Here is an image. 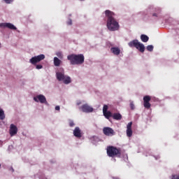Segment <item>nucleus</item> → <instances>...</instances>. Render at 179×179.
<instances>
[{
	"instance_id": "1a4fd4ad",
	"label": "nucleus",
	"mask_w": 179,
	"mask_h": 179,
	"mask_svg": "<svg viewBox=\"0 0 179 179\" xmlns=\"http://www.w3.org/2000/svg\"><path fill=\"white\" fill-rule=\"evenodd\" d=\"M0 27L1 29H10V30H16V27L12 23L9 22H2L0 23Z\"/></svg>"
},
{
	"instance_id": "5701e85b",
	"label": "nucleus",
	"mask_w": 179,
	"mask_h": 179,
	"mask_svg": "<svg viewBox=\"0 0 179 179\" xmlns=\"http://www.w3.org/2000/svg\"><path fill=\"white\" fill-rule=\"evenodd\" d=\"M0 120H5V112L2 109H0Z\"/></svg>"
},
{
	"instance_id": "423d86ee",
	"label": "nucleus",
	"mask_w": 179,
	"mask_h": 179,
	"mask_svg": "<svg viewBox=\"0 0 179 179\" xmlns=\"http://www.w3.org/2000/svg\"><path fill=\"white\" fill-rule=\"evenodd\" d=\"M44 58H45V56L44 55H40L32 57L31 59H30L29 62H31V64H32V65H36V64L40 62V61H43Z\"/></svg>"
},
{
	"instance_id": "cd10ccee",
	"label": "nucleus",
	"mask_w": 179,
	"mask_h": 179,
	"mask_svg": "<svg viewBox=\"0 0 179 179\" xmlns=\"http://www.w3.org/2000/svg\"><path fill=\"white\" fill-rule=\"evenodd\" d=\"M69 127H75V123L73 122V121L71 120L69 122Z\"/></svg>"
},
{
	"instance_id": "4468645a",
	"label": "nucleus",
	"mask_w": 179,
	"mask_h": 179,
	"mask_svg": "<svg viewBox=\"0 0 179 179\" xmlns=\"http://www.w3.org/2000/svg\"><path fill=\"white\" fill-rule=\"evenodd\" d=\"M127 135L129 138L132 136V122H129L127 126Z\"/></svg>"
},
{
	"instance_id": "9b49d317",
	"label": "nucleus",
	"mask_w": 179,
	"mask_h": 179,
	"mask_svg": "<svg viewBox=\"0 0 179 179\" xmlns=\"http://www.w3.org/2000/svg\"><path fill=\"white\" fill-rule=\"evenodd\" d=\"M150 100H152V98H150V96L149 95H146L143 97V106L145 107V108H147L148 110H149V108H150Z\"/></svg>"
},
{
	"instance_id": "4be33fe9",
	"label": "nucleus",
	"mask_w": 179,
	"mask_h": 179,
	"mask_svg": "<svg viewBox=\"0 0 179 179\" xmlns=\"http://www.w3.org/2000/svg\"><path fill=\"white\" fill-rule=\"evenodd\" d=\"M156 12L152 14V16H155L156 17H157L159 16V15H160V12H162V9L160 8H156Z\"/></svg>"
},
{
	"instance_id": "6ab92c4d",
	"label": "nucleus",
	"mask_w": 179,
	"mask_h": 179,
	"mask_svg": "<svg viewBox=\"0 0 179 179\" xmlns=\"http://www.w3.org/2000/svg\"><path fill=\"white\" fill-rule=\"evenodd\" d=\"M141 40L143 41V43H148V41H149V36L145 34H142L141 36Z\"/></svg>"
},
{
	"instance_id": "b1692460",
	"label": "nucleus",
	"mask_w": 179,
	"mask_h": 179,
	"mask_svg": "<svg viewBox=\"0 0 179 179\" xmlns=\"http://www.w3.org/2000/svg\"><path fill=\"white\" fill-rule=\"evenodd\" d=\"M147 50L152 52V51H153V45H148L147 46Z\"/></svg>"
},
{
	"instance_id": "412c9836",
	"label": "nucleus",
	"mask_w": 179,
	"mask_h": 179,
	"mask_svg": "<svg viewBox=\"0 0 179 179\" xmlns=\"http://www.w3.org/2000/svg\"><path fill=\"white\" fill-rule=\"evenodd\" d=\"M103 115L107 120H110V117H113V113H111L110 111H108L103 113Z\"/></svg>"
},
{
	"instance_id": "20e7f679",
	"label": "nucleus",
	"mask_w": 179,
	"mask_h": 179,
	"mask_svg": "<svg viewBox=\"0 0 179 179\" xmlns=\"http://www.w3.org/2000/svg\"><path fill=\"white\" fill-rule=\"evenodd\" d=\"M129 47H135L136 50H138L140 52H145V45L143 43H140L138 40L135 39L130 41L128 43Z\"/></svg>"
},
{
	"instance_id": "473e14b6",
	"label": "nucleus",
	"mask_w": 179,
	"mask_h": 179,
	"mask_svg": "<svg viewBox=\"0 0 179 179\" xmlns=\"http://www.w3.org/2000/svg\"><path fill=\"white\" fill-rule=\"evenodd\" d=\"M55 110H56V111H59V110H60L59 106H55Z\"/></svg>"
},
{
	"instance_id": "2eb2a0df",
	"label": "nucleus",
	"mask_w": 179,
	"mask_h": 179,
	"mask_svg": "<svg viewBox=\"0 0 179 179\" xmlns=\"http://www.w3.org/2000/svg\"><path fill=\"white\" fill-rule=\"evenodd\" d=\"M73 135L76 138H82V131H80V128L76 127L73 130Z\"/></svg>"
},
{
	"instance_id": "c85d7f7f",
	"label": "nucleus",
	"mask_w": 179,
	"mask_h": 179,
	"mask_svg": "<svg viewBox=\"0 0 179 179\" xmlns=\"http://www.w3.org/2000/svg\"><path fill=\"white\" fill-rule=\"evenodd\" d=\"M171 179H179V175H173Z\"/></svg>"
},
{
	"instance_id": "f8f14e48",
	"label": "nucleus",
	"mask_w": 179,
	"mask_h": 179,
	"mask_svg": "<svg viewBox=\"0 0 179 179\" xmlns=\"http://www.w3.org/2000/svg\"><path fill=\"white\" fill-rule=\"evenodd\" d=\"M56 77L57 80L61 82V80H64L65 79V71H64V69H62V71H57L56 73Z\"/></svg>"
},
{
	"instance_id": "f257e3e1",
	"label": "nucleus",
	"mask_w": 179,
	"mask_h": 179,
	"mask_svg": "<svg viewBox=\"0 0 179 179\" xmlns=\"http://www.w3.org/2000/svg\"><path fill=\"white\" fill-rule=\"evenodd\" d=\"M105 15L107 17L106 26L108 30H110V31H117V30H120V24L117 22V20L114 18L115 13L110 10H106Z\"/></svg>"
},
{
	"instance_id": "f704fd0d",
	"label": "nucleus",
	"mask_w": 179,
	"mask_h": 179,
	"mask_svg": "<svg viewBox=\"0 0 179 179\" xmlns=\"http://www.w3.org/2000/svg\"><path fill=\"white\" fill-rule=\"evenodd\" d=\"M0 167H1V164H0Z\"/></svg>"
},
{
	"instance_id": "2f4dec72",
	"label": "nucleus",
	"mask_w": 179,
	"mask_h": 179,
	"mask_svg": "<svg viewBox=\"0 0 179 179\" xmlns=\"http://www.w3.org/2000/svg\"><path fill=\"white\" fill-rule=\"evenodd\" d=\"M67 24L69 26H71L72 24V20H69L68 22H67Z\"/></svg>"
},
{
	"instance_id": "393cba45",
	"label": "nucleus",
	"mask_w": 179,
	"mask_h": 179,
	"mask_svg": "<svg viewBox=\"0 0 179 179\" xmlns=\"http://www.w3.org/2000/svg\"><path fill=\"white\" fill-rule=\"evenodd\" d=\"M108 110V106L104 105L103 107V113H107Z\"/></svg>"
},
{
	"instance_id": "7c9ffc66",
	"label": "nucleus",
	"mask_w": 179,
	"mask_h": 179,
	"mask_svg": "<svg viewBox=\"0 0 179 179\" xmlns=\"http://www.w3.org/2000/svg\"><path fill=\"white\" fill-rule=\"evenodd\" d=\"M4 2H6V3H12V2H13V0H3Z\"/></svg>"
},
{
	"instance_id": "7ed1b4c3",
	"label": "nucleus",
	"mask_w": 179,
	"mask_h": 179,
	"mask_svg": "<svg viewBox=\"0 0 179 179\" xmlns=\"http://www.w3.org/2000/svg\"><path fill=\"white\" fill-rule=\"evenodd\" d=\"M109 157H121V148L110 145L106 149Z\"/></svg>"
},
{
	"instance_id": "dca6fc26",
	"label": "nucleus",
	"mask_w": 179,
	"mask_h": 179,
	"mask_svg": "<svg viewBox=\"0 0 179 179\" xmlns=\"http://www.w3.org/2000/svg\"><path fill=\"white\" fill-rule=\"evenodd\" d=\"M110 51L114 54V55H120L121 50L119 48H111Z\"/></svg>"
},
{
	"instance_id": "aec40b11",
	"label": "nucleus",
	"mask_w": 179,
	"mask_h": 179,
	"mask_svg": "<svg viewBox=\"0 0 179 179\" xmlns=\"http://www.w3.org/2000/svg\"><path fill=\"white\" fill-rule=\"evenodd\" d=\"M63 82H64V85H69V83H71L72 82V80H71V77L65 76L64 79L63 80Z\"/></svg>"
},
{
	"instance_id": "a211bd4d",
	"label": "nucleus",
	"mask_w": 179,
	"mask_h": 179,
	"mask_svg": "<svg viewBox=\"0 0 179 179\" xmlns=\"http://www.w3.org/2000/svg\"><path fill=\"white\" fill-rule=\"evenodd\" d=\"M113 120H120L122 119V115H121L120 113H114L112 115Z\"/></svg>"
},
{
	"instance_id": "6e6552de",
	"label": "nucleus",
	"mask_w": 179,
	"mask_h": 179,
	"mask_svg": "<svg viewBox=\"0 0 179 179\" xmlns=\"http://www.w3.org/2000/svg\"><path fill=\"white\" fill-rule=\"evenodd\" d=\"M103 134L106 135V136H114L115 135V131L111 127H103Z\"/></svg>"
},
{
	"instance_id": "9d476101",
	"label": "nucleus",
	"mask_w": 179,
	"mask_h": 179,
	"mask_svg": "<svg viewBox=\"0 0 179 179\" xmlns=\"http://www.w3.org/2000/svg\"><path fill=\"white\" fill-rule=\"evenodd\" d=\"M80 110H81V111H83V113H93V108L90 106H89V104L85 103L83 106H81L79 108Z\"/></svg>"
},
{
	"instance_id": "bb28decb",
	"label": "nucleus",
	"mask_w": 179,
	"mask_h": 179,
	"mask_svg": "<svg viewBox=\"0 0 179 179\" xmlns=\"http://www.w3.org/2000/svg\"><path fill=\"white\" fill-rule=\"evenodd\" d=\"M130 108L131 110H135V104H134V101L130 103Z\"/></svg>"
},
{
	"instance_id": "f3484780",
	"label": "nucleus",
	"mask_w": 179,
	"mask_h": 179,
	"mask_svg": "<svg viewBox=\"0 0 179 179\" xmlns=\"http://www.w3.org/2000/svg\"><path fill=\"white\" fill-rule=\"evenodd\" d=\"M53 62L55 66H59V65H61L62 63V61H61V59H59L58 57H54Z\"/></svg>"
},
{
	"instance_id": "ddd939ff",
	"label": "nucleus",
	"mask_w": 179,
	"mask_h": 179,
	"mask_svg": "<svg viewBox=\"0 0 179 179\" xmlns=\"http://www.w3.org/2000/svg\"><path fill=\"white\" fill-rule=\"evenodd\" d=\"M16 134H17V127L13 124H11L10 126V136H15Z\"/></svg>"
},
{
	"instance_id": "a878e982",
	"label": "nucleus",
	"mask_w": 179,
	"mask_h": 179,
	"mask_svg": "<svg viewBox=\"0 0 179 179\" xmlns=\"http://www.w3.org/2000/svg\"><path fill=\"white\" fill-rule=\"evenodd\" d=\"M57 57H58V58H60V59H62V58H64V56L62 55V53L59 52L56 53Z\"/></svg>"
},
{
	"instance_id": "f03ea898",
	"label": "nucleus",
	"mask_w": 179,
	"mask_h": 179,
	"mask_svg": "<svg viewBox=\"0 0 179 179\" xmlns=\"http://www.w3.org/2000/svg\"><path fill=\"white\" fill-rule=\"evenodd\" d=\"M67 59L70 61L71 65H82L85 62V56L82 54H71L67 56Z\"/></svg>"
},
{
	"instance_id": "72a5a7b5",
	"label": "nucleus",
	"mask_w": 179,
	"mask_h": 179,
	"mask_svg": "<svg viewBox=\"0 0 179 179\" xmlns=\"http://www.w3.org/2000/svg\"><path fill=\"white\" fill-rule=\"evenodd\" d=\"M80 102L77 103V106H80Z\"/></svg>"
},
{
	"instance_id": "0eeeda50",
	"label": "nucleus",
	"mask_w": 179,
	"mask_h": 179,
	"mask_svg": "<svg viewBox=\"0 0 179 179\" xmlns=\"http://www.w3.org/2000/svg\"><path fill=\"white\" fill-rule=\"evenodd\" d=\"M44 58H45V56L44 55H40L32 57L31 59H30L29 62H31V64H32V65H36V64L40 62V61H43Z\"/></svg>"
},
{
	"instance_id": "c756f323",
	"label": "nucleus",
	"mask_w": 179,
	"mask_h": 179,
	"mask_svg": "<svg viewBox=\"0 0 179 179\" xmlns=\"http://www.w3.org/2000/svg\"><path fill=\"white\" fill-rule=\"evenodd\" d=\"M36 69H42L43 65H41V64H38V65H36Z\"/></svg>"
},
{
	"instance_id": "39448f33",
	"label": "nucleus",
	"mask_w": 179,
	"mask_h": 179,
	"mask_svg": "<svg viewBox=\"0 0 179 179\" xmlns=\"http://www.w3.org/2000/svg\"><path fill=\"white\" fill-rule=\"evenodd\" d=\"M34 101H36V103H41V104H48V102H47V99L43 94H39L34 97Z\"/></svg>"
}]
</instances>
